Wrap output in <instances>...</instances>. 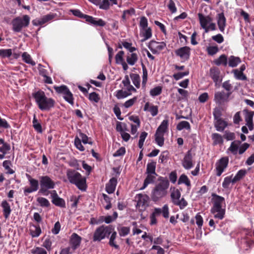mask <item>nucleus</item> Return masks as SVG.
<instances>
[{
    "label": "nucleus",
    "instance_id": "1",
    "mask_svg": "<svg viewBox=\"0 0 254 254\" xmlns=\"http://www.w3.org/2000/svg\"><path fill=\"white\" fill-rule=\"evenodd\" d=\"M169 187V182L168 180H160L151 191L150 196L152 200L156 202L165 197L168 193Z\"/></svg>",
    "mask_w": 254,
    "mask_h": 254
},
{
    "label": "nucleus",
    "instance_id": "2",
    "mask_svg": "<svg viewBox=\"0 0 254 254\" xmlns=\"http://www.w3.org/2000/svg\"><path fill=\"white\" fill-rule=\"evenodd\" d=\"M36 102L39 108L41 110H49L54 107L55 101L46 96L45 93L42 91H38L33 94Z\"/></svg>",
    "mask_w": 254,
    "mask_h": 254
},
{
    "label": "nucleus",
    "instance_id": "3",
    "mask_svg": "<svg viewBox=\"0 0 254 254\" xmlns=\"http://www.w3.org/2000/svg\"><path fill=\"white\" fill-rule=\"evenodd\" d=\"M66 175L69 181L81 190L86 189V179L80 173L74 170H67Z\"/></svg>",
    "mask_w": 254,
    "mask_h": 254
},
{
    "label": "nucleus",
    "instance_id": "4",
    "mask_svg": "<svg viewBox=\"0 0 254 254\" xmlns=\"http://www.w3.org/2000/svg\"><path fill=\"white\" fill-rule=\"evenodd\" d=\"M114 230V228L112 225H102L98 227L95 230L93 234V241L100 242L105 238L109 237V235L112 233Z\"/></svg>",
    "mask_w": 254,
    "mask_h": 254
},
{
    "label": "nucleus",
    "instance_id": "5",
    "mask_svg": "<svg viewBox=\"0 0 254 254\" xmlns=\"http://www.w3.org/2000/svg\"><path fill=\"white\" fill-rule=\"evenodd\" d=\"M197 15L200 25L204 29L205 33L216 29V24L213 22V19L210 16L204 15L201 13H198Z\"/></svg>",
    "mask_w": 254,
    "mask_h": 254
},
{
    "label": "nucleus",
    "instance_id": "6",
    "mask_svg": "<svg viewBox=\"0 0 254 254\" xmlns=\"http://www.w3.org/2000/svg\"><path fill=\"white\" fill-rule=\"evenodd\" d=\"M30 21V18L28 15L16 17L11 22L13 31L15 32H21L23 28L28 26Z\"/></svg>",
    "mask_w": 254,
    "mask_h": 254
},
{
    "label": "nucleus",
    "instance_id": "7",
    "mask_svg": "<svg viewBox=\"0 0 254 254\" xmlns=\"http://www.w3.org/2000/svg\"><path fill=\"white\" fill-rule=\"evenodd\" d=\"M39 179L40 185L39 192L44 195H47L46 193L47 190L55 188V182L48 176H41Z\"/></svg>",
    "mask_w": 254,
    "mask_h": 254
},
{
    "label": "nucleus",
    "instance_id": "8",
    "mask_svg": "<svg viewBox=\"0 0 254 254\" xmlns=\"http://www.w3.org/2000/svg\"><path fill=\"white\" fill-rule=\"evenodd\" d=\"M30 187H26L23 189L24 194L27 196L29 193L36 191L39 189V182L37 180L32 178L29 175H27Z\"/></svg>",
    "mask_w": 254,
    "mask_h": 254
},
{
    "label": "nucleus",
    "instance_id": "9",
    "mask_svg": "<svg viewBox=\"0 0 254 254\" xmlns=\"http://www.w3.org/2000/svg\"><path fill=\"white\" fill-rule=\"evenodd\" d=\"M229 162L228 157H224L218 160L215 164L216 175L220 176L227 167Z\"/></svg>",
    "mask_w": 254,
    "mask_h": 254
},
{
    "label": "nucleus",
    "instance_id": "10",
    "mask_svg": "<svg viewBox=\"0 0 254 254\" xmlns=\"http://www.w3.org/2000/svg\"><path fill=\"white\" fill-rule=\"evenodd\" d=\"M137 199L136 207L140 211L144 210L148 206L149 196L146 194H138L136 195Z\"/></svg>",
    "mask_w": 254,
    "mask_h": 254
},
{
    "label": "nucleus",
    "instance_id": "11",
    "mask_svg": "<svg viewBox=\"0 0 254 254\" xmlns=\"http://www.w3.org/2000/svg\"><path fill=\"white\" fill-rule=\"evenodd\" d=\"M175 54L182 61L185 62L190 59V49L188 46L181 47L175 51Z\"/></svg>",
    "mask_w": 254,
    "mask_h": 254
},
{
    "label": "nucleus",
    "instance_id": "12",
    "mask_svg": "<svg viewBox=\"0 0 254 254\" xmlns=\"http://www.w3.org/2000/svg\"><path fill=\"white\" fill-rule=\"evenodd\" d=\"M166 46V43L163 42H158L151 41L149 44L148 48L153 54H157L164 49Z\"/></svg>",
    "mask_w": 254,
    "mask_h": 254
},
{
    "label": "nucleus",
    "instance_id": "13",
    "mask_svg": "<svg viewBox=\"0 0 254 254\" xmlns=\"http://www.w3.org/2000/svg\"><path fill=\"white\" fill-rule=\"evenodd\" d=\"M230 93H226L224 91H218L215 93L214 101L219 105H222L229 101Z\"/></svg>",
    "mask_w": 254,
    "mask_h": 254
},
{
    "label": "nucleus",
    "instance_id": "14",
    "mask_svg": "<svg viewBox=\"0 0 254 254\" xmlns=\"http://www.w3.org/2000/svg\"><path fill=\"white\" fill-rule=\"evenodd\" d=\"M182 165L186 170H190L193 167L192 156L190 151H188L182 160Z\"/></svg>",
    "mask_w": 254,
    "mask_h": 254
},
{
    "label": "nucleus",
    "instance_id": "15",
    "mask_svg": "<svg viewBox=\"0 0 254 254\" xmlns=\"http://www.w3.org/2000/svg\"><path fill=\"white\" fill-rule=\"evenodd\" d=\"M56 14L54 13H50L46 15H44L39 19H35L32 21V23L35 26L43 25L48 22L56 17Z\"/></svg>",
    "mask_w": 254,
    "mask_h": 254
},
{
    "label": "nucleus",
    "instance_id": "16",
    "mask_svg": "<svg viewBox=\"0 0 254 254\" xmlns=\"http://www.w3.org/2000/svg\"><path fill=\"white\" fill-rule=\"evenodd\" d=\"M245 120L246 125L248 127L250 130L253 129V117L254 116V111H249L247 110H244Z\"/></svg>",
    "mask_w": 254,
    "mask_h": 254
},
{
    "label": "nucleus",
    "instance_id": "17",
    "mask_svg": "<svg viewBox=\"0 0 254 254\" xmlns=\"http://www.w3.org/2000/svg\"><path fill=\"white\" fill-rule=\"evenodd\" d=\"M50 193L52 199V201L55 205L61 207H65V203L64 200L58 196L55 190L51 191Z\"/></svg>",
    "mask_w": 254,
    "mask_h": 254
},
{
    "label": "nucleus",
    "instance_id": "18",
    "mask_svg": "<svg viewBox=\"0 0 254 254\" xmlns=\"http://www.w3.org/2000/svg\"><path fill=\"white\" fill-rule=\"evenodd\" d=\"M211 212L214 215L215 218L221 220L224 217L225 210L222 207H212Z\"/></svg>",
    "mask_w": 254,
    "mask_h": 254
},
{
    "label": "nucleus",
    "instance_id": "19",
    "mask_svg": "<svg viewBox=\"0 0 254 254\" xmlns=\"http://www.w3.org/2000/svg\"><path fill=\"white\" fill-rule=\"evenodd\" d=\"M212 196L213 203L212 207H222L223 204L225 203L224 198L214 193L212 194Z\"/></svg>",
    "mask_w": 254,
    "mask_h": 254
},
{
    "label": "nucleus",
    "instance_id": "20",
    "mask_svg": "<svg viewBox=\"0 0 254 254\" xmlns=\"http://www.w3.org/2000/svg\"><path fill=\"white\" fill-rule=\"evenodd\" d=\"M143 110L144 111L149 112L151 115L154 117L158 114V107L157 106L153 105L149 102H146L144 106Z\"/></svg>",
    "mask_w": 254,
    "mask_h": 254
},
{
    "label": "nucleus",
    "instance_id": "21",
    "mask_svg": "<svg viewBox=\"0 0 254 254\" xmlns=\"http://www.w3.org/2000/svg\"><path fill=\"white\" fill-rule=\"evenodd\" d=\"M217 21L220 31L221 32H224L226 25V19L223 13H220L217 15Z\"/></svg>",
    "mask_w": 254,
    "mask_h": 254
},
{
    "label": "nucleus",
    "instance_id": "22",
    "mask_svg": "<svg viewBox=\"0 0 254 254\" xmlns=\"http://www.w3.org/2000/svg\"><path fill=\"white\" fill-rule=\"evenodd\" d=\"M117 184V180L116 178H111L106 184V190L108 193H112L114 192Z\"/></svg>",
    "mask_w": 254,
    "mask_h": 254
},
{
    "label": "nucleus",
    "instance_id": "23",
    "mask_svg": "<svg viewBox=\"0 0 254 254\" xmlns=\"http://www.w3.org/2000/svg\"><path fill=\"white\" fill-rule=\"evenodd\" d=\"M81 238L76 233H73L70 237V244L73 250L78 248L81 243Z\"/></svg>",
    "mask_w": 254,
    "mask_h": 254
},
{
    "label": "nucleus",
    "instance_id": "24",
    "mask_svg": "<svg viewBox=\"0 0 254 254\" xmlns=\"http://www.w3.org/2000/svg\"><path fill=\"white\" fill-rule=\"evenodd\" d=\"M240 144L241 141L239 140H235L232 142L230 147L227 149V152H230L233 155H236L238 153Z\"/></svg>",
    "mask_w": 254,
    "mask_h": 254
},
{
    "label": "nucleus",
    "instance_id": "25",
    "mask_svg": "<svg viewBox=\"0 0 254 254\" xmlns=\"http://www.w3.org/2000/svg\"><path fill=\"white\" fill-rule=\"evenodd\" d=\"M147 175L145 179L144 180L143 185L140 190H144L150 184L153 183L157 176V174H146Z\"/></svg>",
    "mask_w": 254,
    "mask_h": 254
},
{
    "label": "nucleus",
    "instance_id": "26",
    "mask_svg": "<svg viewBox=\"0 0 254 254\" xmlns=\"http://www.w3.org/2000/svg\"><path fill=\"white\" fill-rule=\"evenodd\" d=\"M138 57L136 53H130L127 56L126 60L127 64L130 65H133L138 60Z\"/></svg>",
    "mask_w": 254,
    "mask_h": 254
},
{
    "label": "nucleus",
    "instance_id": "27",
    "mask_svg": "<svg viewBox=\"0 0 254 254\" xmlns=\"http://www.w3.org/2000/svg\"><path fill=\"white\" fill-rule=\"evenodd\" d=\"M1 205L3 209L4 217L5 219H7L11 211L10 205L6 200H3L2 201Z\"/></svg>",
    "mask_w": 254,
    "mask_h": 254
},
{
    "label": "nucleus",
    "instance_id": "28",
    "mask_svg": "<svg viewBox=\"0 0 254 254\" xmlns=\"http://www.w3.org/2000/svg\"><path fill=\"white\" fill-rule=\"evenodd\" d=\"M241 63V60L238 57L231 56L228 59V64L231 67H236Z\"/></svg>",
    "mask_w": 254,
    "mask_h": 254
},
{
    "label": "nucleus",
    "instance_id": "29",
    "mask_svg": "<svg viewBox=\"0 0 254 254\" xmlns=\"http://www.w3.org/2000/svg\"><path fill=\"white\" fill-rule=\"evenodd\" d=\"M214 63L218 66L222 65L226 66L228 64L227 57L225 55H221L214 61Z\"/></svg>",
    "mask_w": 254,
    "mask_h": 254
},
{
    "label": "nucleus",
    "instance_id": "30",
    "mask_svg": "<svg viewBox=\"0 0 254 254\" xmlns=\"http://www.w3.org/2000/svg\"><path fill=\"white\" fill-rule=\"evenodd\" d=\"M220 73V72L219 70L216 67L211 68L210 69V76L215 82H217L220 80L219 76Z\"/></svg>",
    "mask_w": 254,
    "mask_h": 254
},
{
    "label": "nucleus",
    "instance_id": "31",
    "mask_svg": "<svg viewBox=\"0 0 254 254\" xmlns=\"http://www.w3.org/2000/svg\"><path fill=\"white\" fill-rule=\"evenodd\" d=\"M29 230L32 237H37L41 233V229L39 226L32 224L30 226Z\"/></svg>",
    "mask_w": 254,
    "mask_h": 254
},
{
    "label": "nucleus",
    "instance_id": "32",
    "mask_svg": "<svg viewBox=\"0 0 254 254\" xmlns=\"http://www.w3.org/2000/svg\"><path fill=\"white\" fill-rule=\"evenodd\" d=\"M168 121L167 120H163L157 129L156 132L164 135L165 132H166L168 129Z\"/></svg>",
    "mask_w": 254,
    "mask_h": 254
},
{
    "label": "nucleus",
    "instance_id": "33",
    "mask_svg": "<svg viewBox=\"0 0 254 254\" xmlns=\"http://www.w3.org/2000/svg\"><path fill=\"white\" fill-rule=\"evenodd\" d=\"M181 193L178 189H174L171 193L172 201L174 204L181 198Z\"/></svg>",
    "mask_w": 254,
    "mask_h": 254
},
{
    "label": "nucleus",
    "instance_id": "34",
    "mask_svg": "<svg viewBox=\"0 0 254 254\" xmlns=\"http://www.w3.org/2000/svg\"><path fill=\"white\" fill-rule=\"evenodd\" d=\"M0 144L2 146L0 147V152L6 154L10 150V146L9 144L4 142V140L0 138Z\"/></svg>",
    "mask_w": 254,
    "mask_h": 254
},
{
    "label": "nucleus",
    "instance_id": "35",
    "mask_svg": "<svg viewBox=\"0 0 254 254\" xmlns=\"http://www.w3.org/2000/svg\"><path fill=\"white\" fill-rule=\"evenodd\" d=\"M156 163L154 161L148 163L147 164L146 174H156L155 172Z\"/></svg>",
    "mask_w": 254,
    "mask_h": 254
},
{
    "label": "nucleus",
    "instance_id": "36",
    "mask_svg": "<svg viewBox=\"0 0 254 254\" xmlns=\"http://www.w3.org/2000/svg\"><path fill=\"white\" fill-rule=\"evenodd\" d=\"M22 60L26 64H30L32 65H35L36 63L31 58V56L27 52H24L22 55Z\"/></svg>",
    "mask_w": 254,
    "mask_h": 254
},
{
    "label": "nucleus",
    "instance_id": "37",
    "mask_svg": "<svg viewBox=\"0 0 254 254\" xmlns=\"http://www.w3.org/2000/svg\"><path fill=\"white\" fill-rule=\"evenodd\" d=\"M227 126L226 122L221 119L218 120L215 124L216 130L219 131H222Z\"/></svg>",
    "mask_w": 254,
    "mask_h": 254
},
{
    "label": "nucleus",
    "instance_id": "38",
    "mask_svg": "<svg viewBox=\"0 0 254 254\" xmlns=\"http://www.w3.org/2000/svg\"><path fill=\"white\" fill-rule=\"evenodd\" d=\"M178 184L179 185L182 184H185L187 186L190 187V182L189 179L187 176L185 174H182L179 177L178 180Z\"/></svg>",
    "mask_w": 254,
    "mask_h": 254
},
{
    "label": "nucleus",
    "instance_id": "39",
    "mask_svg": "<svg viewBox=\"0 0 254 254\" xmlns=\"http://www.w3.org/2000/svg\"><path fill=\"white\" fill-rule=\"evenodd\" d=\"M212 138L213 141L214 145L222 144L223 142L222 136L220 134L217 133L212 134Z\"/></svg>",
    "mask_w": 254,
    "mask_h": 254
},
{
    "label": "nucleus",
    "instance_id": "40",
    "mask_svg": "<svg viewBox=\"0 0 254 254\" xmlns=\"http://www.w3.org/2000/svg\"><path fill=\"white\" fill-rule=\"evenodd\" d=\"M234 77L238 79L241 80H246L247 79L246 76L243 73V72L239 70L238 69H234L233 70Z\"/></svg>",
    "mask_w": 254,
    "mask_h": 254
},
{
    "label": "nucleus",
    "instance_id": "41",
    "mask_svg": "<svg viewBox=\"0 0 254 254\" xmlns=\"http://www.w3.org/2000/svg\"><path fill=\"white\" fill-rule=\"evenodd\" d=\"M184 128L188 130H190V124L187 121H182L180 122L177 126V129L179 130H181Z\"/></svg>",
    "mask_w": 254,
    "mask_h": 254
},
{
    "label": "nucleus",
    "instance_id": "42",
    "mask_svg": "<svg viewBox=\"0 0 254 254\" xmlns=\"http://www.w3.org/2000/svg\"><path fill=\"white\" fill-rule=\"evenodd\" d=\"M164 134H160L156 132L155 134V140L157 144L160 146H162L164 144Z\"/></svg>",
    "mask_w": 254,
    "mask_h": 254
},
{
    "label": "nucleus",
    "instance_id": "43",
    "mask_svg": "<svg viewBox=\"0 0 254 254\" xmlns=\"http://www.w3.org/2000/svg\"><path fill=\"white\" fill-rule=\"evenodd\" d=\"M12 54V51L11 49H0V57L1 58L10 57Z\"/></svg>",
    "mask_w": 254,
    "mask_h": 254
},
{
    "label": "nucleus",
    "instance_id": "44",
    "mask_svg": "<svg viewBox=\"0 0 254 254\" xmlns=\"http://www.w3.org/2000/svg\"><path fill=\"white\" fill-rule=\"evenodd\" d=\"M11 165V162L9 160H5L2 163V166L4 168L5 170L7 171V174H12L14 173V171L10 167Z\"/></svg>",
    "mask_w": 254,
    "mask_h": 254
},
{
    "label": "nucleus",
    "instance_id": "45",
    "mask_svg": "<svg viewBox=\"0 0 254 254\" xmlns=\"http://www.w3.org/2000/svg\"><path fill=\"white\" fill-rule=\"evenodd\" d=\"M131 95V93H129L127 91H124L123 90H118L116 92V96L119 99L125 98Z\"/></svg>",
    "mask_w": 254,
    "mask_h": 254
},
{
    "label": "nucleus",
    "instance_id": "46",
    "mask_svg": "<svg viewBox=\"0 0 254 254\" xmlns=\"http://www.w3.org/2000/svg\"><path fill=\"white\" fill-rule=\"evenodd\" d=\"M246 171L245 170H239L235 177H233V182H237L242 179L246 174Z\"/></svg>",
    "mask_w": 254,
    "mask_h": 254
},
{
    "label": "nucleus",
    "instance_id": "47",
    "mask_svg": "<svg viewBox=\"0 0 254 254\" xmlns=\"http://www.w3.org/2000/svg\"><path fill=\"white\" fill-rule=\"evenodd\" d=\"M116 237L117 233L114 230L111 233V236L109 241V244L110 246L114 247L115 249H118L119 248V246L116 245L115 243V240L116 238Z\"/></svg>",
    "mask_w": 254,
    "mask_h": 254
},
{
    "label": "nucleus",
    "instance_id": "48",
    "mask_svg": "<svg viewBox=\"0 0 254 254\" xmlns=\"http://www.w3.org/2000/svg\"><path fill=\"white\" fill-rule=\"evenodd\" d=\"M231 183H235L233 182V178H232V176L227 177L224 178V181L222 183V187L225 189H227L229 188Z\"/></svg>",
    "mask_w": 254,
    "mask_h": 254
},
{
    "label": "nucleus",
    "instance_id": "49",
    "mask_svg": "<svg viewBox=\"0 0 254 254\" xmlns=\"http://www.w3.org/2000/svg\"><path fill=\"white\" fill-rule=\"evenodd\" d=\"M37 201L42 207H48L50 205V202L49 200L44 197H38L37 199Z\"/></svg>",
    "mask_w": 254,
    "mask_h": 254
},
{
    "label": "nucleus",
    "instance_id": "50",
    "mask_svg": "<svg viewBox=\"0 0 254 254\" xmlns=\"http://www.w3.org/2000/svg\"><path fill=\"white\" fill-rule=\"evenodd\" d=\"M219 51L217 46H209L206 48V51L209 55L213 56Z\"/></svg>",
    "mask_w": 254,
    "mask_h": 254
},
{
    "label": "nucleus",
    "instance_id": "51",
    "mask_svg": "<svg viewBox=\"0 0 254 254\" xmlns=\"http://www.w3.org/2000/svg\"><path fill=\"white\" fill-rule=\"evenodd\" d=\"M33 126L34 129L39 133L42 132V129L41 124L38 122V120L34 116L33 120Z\"/></svg>",
    "mask_w": 254,
    "mask_h": 254
},
{
    "label": "nucleus",
    "instance_id": "52",
    "mask_svg": "<svg viewBox=\"0 0 254 254\" xmlns=\"http://www.w3.org/2000/svg\"><path fill=\"white\" fill-rule=\"evenodd\" d=\"M124 52L123 51H119L115 56V60L116 63L117 64H119L120 63L124 62Z\"/></svg>",
    "mask_w": 254,
    "mask_h": 254
},
{
    "label": "nucleus",
    "instance_id": "53",
    "mask_svg": "<svg viewBox=\"0 0 254 254\" xmlns=\"http://www.w3.org/2000/svg\"><path fill=\"white\" fill-rule=\"evenodd\" d=\"M54 89L57 92L60 94H62L63 95L66 93V92L68 91V88L65 85H62L61 86H55L54 87Z\"/></svg>",
    "mask_w": 254,
    "mask_h": 254
},
{
    "label": "nucleus",
    "instance_id": "54",
    "mask_svg": "<svg viewBox=\"0 0 254 254\" xmlns=\"http://www.w3.org/2000/svg\"><path fill=\"white\" fill-rule=\"evenodd\" d=\"M116 130L121 134L125 131H127V126L125 124H123L121 122H118L116 125Z\"/></svg>",
    "mask_w": 254,
    "mask_h": 254
},
{
    "label": "nucleus",
    "instance_id": "55",
    "mask_svg": "<svg viewBox=\"0 0 254 254\" xmlns=\"http://www.w3.org/2000/svg\"><path fill=\"white\" fill-rule=\"evenodd\" d=\"M64 98L69 103L71 104H73V99L72 93L70 91L68 90V91L63 95Z\"/></svg>",
    "mask_w": 254,
    "mask_h": 254
},
{
    "label": "nucleus",
    "instance_id": "56",
    "mask_svg": "<svg viewBox=\"0 0 254 254\" xmlns=\"http://www.w3.org/2000/svg\"><path fill=\"white\" fill-rule=\"evenodd\" d=\"M174 204L179 206L181 209H183L187 206L188 202L184 199V198L182 197L181 199H180L178 201H177Z\"/></svg>",
    "mask_w": 254,
    "mask_h": 254
},
{
    "label": "nucleus",
    "instance_id": "57",
    "mask_svg": "<svg viewBox=\"0 0 254 254\" xmlns=\"http://www.w3.org/2000/svg\"><path fill=\"white\" fill-rule=\"evenodd\" d=\"M133 84L136 87L139 88L140 86V76L138 74H134L131 76Z\"/></svg>",
    "mask_w": 254,
    "mask_h": 254
},
{
    "label": "nucleus",
    "instance_id": "58",
    "mask_svg": "<svg viewBox=\"0 0 254 254\" xmlns=\"http://www.w3.org/2000/svg\"><path fill=\"white\" fill-rule=\"evenodd\" d=\"M118 231L121 236H125L127 235L130 231L129 228L127 227H121L118 228Z\"/></svg>",
    "mask_w": 254,
    "mask_h": 254
},
{
    "label": "nucleus",
    "instance_id": "59",
    "mask_svg": "<svg viewBox=\"0 0 254 254\" xmlns=\"http://www.w3.org/2000/svg\"><path fill=\"white\" fill-rule=\"evenodd\" d=\"M137 99V98L136 97H134L133 98L126 101L123 106L126 108H128L131 107L136 102Z\"/></svg>",
    "mask_w": 254,
    "mask_h": 254
},
{
    "label": "nucleus",
    "instance_id": "60",
    "mask_svg": "<svg viewBox=\"0 0 254 254\" xmlns=\"http://www.w3.org/2000/svg\"><path fill=\"white\" fill-rule=\"evenodd\" d=\"M147 135V133L143 131L141 132L140 137H139V140L138 141V147L139 148H142L143 146V143Z\"/></svg>",
    "mask_w": 254,
    "mask_h": 254
},
{
    "label": "nucleus",
    "instance_id": "61",
    "mask_svg": "<svg viewBox=\"0 0 254 254\" xmlns=\"http://www.w3.org/2000/svg\"><path fill=\"white\" fill-rule=\"evenodd\" d=\"M123 47L128 50L130 53H132L136 50L134 47L132 46V44L127 42H124L122 43Z\"/></svg>",
    "mask_w": 254,
    "mask_h": 254
},
{
    "label": "nucleus",
    "instance_id": "62",
    "mask_svg": "<svg viewBox=\"0 0 254 254\" xmlns=\"http://www.w3.org/2000/svg\"><path fill=\"white\" fill-rule=\"evenodd\" d=\"M162 88L160 86H157L150 91V94L152 96H156L161 94Z\"/></svg>",
    "mask_w": 254,
    "mask_h": 254
},
{
    "label": "nucleus",
    "instance_id": "63",
    "mask_svg": "<svg viewBox=\"0 0 254 254\" xmlns=\"http://www.w3.org/2000/svg\"><path fill=\"white\" fill-rule=\"evenodd\" d=\"M89 99L91 101H93L95 103H97L99 102L100 100V97L99 95L95 92H92L89 95Z\"/></svg>",
    "mask_w": 254,
    "mask_h": 254
},
{
    "label": "nucleus",
    "instance_id": "64",
    "mask_svg": "<svg viewBox=\"0 0 254 254\" xmlns=\"http://www.w3.org/2000/svg\"><path fill=\"white\" fill-rule=\"evenodd\" d=\"M92 24L95 26H104L105 25L106 22L102 19H98L94 17Z\"/></svg>",
    "mask_w": 254,
    "mask_h": 254
}]
</instances>
